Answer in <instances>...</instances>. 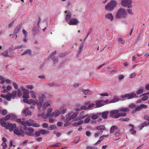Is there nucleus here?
Listing matches in <instances>:
<instances>
[{"label": "nucleus", "mask_w": 149, "mask_h": 149, "mask_svg": "<svg viewBox=\"0 0 149 149\" xmlns=\"http://www.w3.org/2000/svg\"><path fill=\"white\" fill-rule=\"evenodd\" d=\"M119 112L118 110H115L110 111L109 113L111 117L115 118H117L120 117Z\"/></svg>", "instance_id": "7"}, {"label": "nucleus", "mask_w": 149, "mask_h": 149, "mask_svg": "<svg viewBox=\"0 0 149 149\" xmlns=\"http://www.w3.org/2000/svg\"><path fill=\"white\" fill-rule=\"evenodd\" d=\"M50 58L52 59L54 62H57L58 61V58L56 56H53L50 57Z\"/></svg>", "instance_id": "44"}, {"label": "nucleus", "mask_w": 149, "mask_h": 149, "mask_svg": "<svg viewBox=\"0 0 149 149\" xmlns=\"http://www.w3.org/2000/svg\"><path fill=\"white\" fill-rule=\"evenodd\" d=\"M105 128L104 125H101L96 127V129L98 130H104Z\"/></svg>", "instance_id": "28"}, {"label": "nucleus", "mask_w": 149, "mask_h": 149, "mask_svg": "<svg viewBox=\"0 0 149 149\" xmlns=\"http://www.w3.org/2000/svg\"><path fill=\"white\" fill-rule=\"evenodd\" d=\"M136 76V74L134 72L131 74L130 75V78H133L135 77Z\"/></svg>", "instance_id": "59"}, {"label": "nucleus", "mask_w": 149, "mask_h": 149, "mask_svg": "<svg viewBox=\"0 0 149 149\" xmlns=\"http://www.w3.org/2000/svg\"><path fill=\"white\" fill-rule=\"evenodd\" d=\"M30 93L31 94V97L32 98L35 99L36 97L35 93L34 91H30Z\"/></svg>", "instance_id": "38"}, {"label": "nucleus", "mask_w": 149, "mask_h": 149, "mask_svg": "<svg viewBox=\"0 0 149 149\" xmlns=\"http://www.w3.org/2000/svg\"><path fill=\"white\" fill-rule=\"evenodd\" d=\"M78 113H77L76 112L73 113L70 118V119H73L77 116Z\"/></svg>", "instance_id": "41"}, {"label": "nucleus", "mask_w": 149, "mask_h": 149, "mask_svg": "<svg viewBox=\"0 0 149 149\" xmlns=\"http://www.w3.org/2000/svg\"><path fill=\"white\" fill-rule=\"evenodd\" d=\"M1 145L3 146L2 149H5L6 148L7 144L5 143L2 142Z\"/></svg>", "instance_id": "52"}, {"label": "nucleus", "mask_w": 149, "mask_h": 149, "mask_svg": "<svg viewBox=\"0 0 149 149\" xmlns=\"http://www.w3.org/2000/svg\"><path fill=\"white\" fill-rule=\"evenodd\" d=\"M127 16V13L125 10L123 8H120L118 11L115 16L116 19H125Z\"/></svg>", "instance_id": "1"}, {"label": "nucleus", "mask_w": 149, "mask_h": 149, "mask_svg": "<svg viewBox=\"0 0 149 149\" xmlns=\"http://www.w3.org/2000/svg\"><path fill=\"white\" fill-rule=\"evenodd\" d=\"M32 53L30 49H28L24 51L23 53L21 54V55L23 56L27 54H29V55L31 54Z\"/></svg>", "instance_id": "20"}, {"label": "nucleus", "mask_w": 149, "mask_h": 149, "mask_svg": "<svg viewBox=\"0 0 149 149\" xmlns=\"http://www.w3.org/2000/svg\"><path fill=\"white\" fill-rule=\"evenodd\" d=\"M82 92L85 95L90 94L92 93V92H91L89 90H82Z\"/></svg>", "instance_id": "23"}, {"label": "nucleus", "mask_w": 149, "mask_h": 149, "mask_svg": "<svg viewBox=\"0 0 149 149\" xmlns=\"http://www.w3.org/2000/svg\"><path fill=\"white\" fill-rule=\"evenodd\" d=\"M26 134L27 135L30 136H34V134L33 133H32L29 132H25V134Z\"/></svg>", "instance_id": "42"}, {"label": "nucleus", "mask_w": 149, "mask_h": 149, "mask_svg": "<svg viewBox=\"0 0 149 149\" xmlns=\"http://www.w3.org/2000/svg\"><path fill=\"white\" fill-rule=\"evenodd\" d=\"M21 27V25H19L16 26L13 30V33L14 34H16L18 33L20 30Z\"/></svg>", "instance_id": "17"}, {"label": "nucleus", "mask_w": 149, "mask_h": 149, "mask_svg": "<svg viewBox=\"0 0 149 149\" xmlns=\"http://www.w3.org/2000/svg\"><path fill=\"white\" fill-rule=\"evenodd\" d=\"M129 110V108L128 107L126 108H120L119 109V112H123V111H128Z\"/></svg>", "instance_id": "25"}, {"label": "nucleus", "mask_w": 149, "mask_h": 149, "mask_svg": "<svg viewBox=\"0 0 149 149\" xmlns=\"http://www.w3.org/2000/svg\"><path fill=\"white\" fill-rule=\"evenodd\" d=\"M116 6V2L115 0H111L105 6V9L109 11H112Z\"/></svg>", "instance_id": "2"}, {"label": "nucleus", "mask_w": 149, "mask_h": 149, "mask_svg": "<svg viewBox=\"0 0 149 149\" xmlns=\"http://www.w3.org/2000/svg\"><path fill=\"white\" fill-rule=\"evenodd\" d=\"M31 126L34 127H40V125L36 123H32Z\"/></svg>", "instance_id": "50"}, {"label": "nucleus", "mask_w": 149, "mask_h": 149, "mask_svg": "<svg viewBox=\"0 0 149 149\" xmlns=\"http://www.w3.org/2000/svg\"><path fill=\"white\" fill-rule=\"evenodd\" d=\"M79 22L77 19L73 18L70 19L68 24L70 25H76Z\"/></svg>", "instance_id": "8"}, {"label": "nucleus", "mask_w": 149, "mask_h": 149, "mask_svg": "<svg viewBox=\"0 0 149 149\" xmlns=\"http://www.w3.org/2000/svg\"><path fill=\"white\" fill-rule=\"evenodd\" d=\"M85 113L84 111H82V112H81L77 118H78V120H81L86 117L88 116V114H86L85 115H84Z\"/></svg>", "instance_id": "12"}, {"label": "nucleus", "mask_w": 149, "mask_h": 149, "mask_svg": "<svg viewBox=\"0 0 149 149\" xmlns=\"http://www.w3.org/2000/svg\"><path fill=\"white\" fill-rule=\"evenodd\" d=\"M100 95L101 96H109V94L107 93L106 92V93H100Z\"/></svg>", "instance_id": "57"}, {"label": "nucleus", "mask_w": 149, "mask_h": 149, "mask_svg": "<svg viewBox=\"0 0 149 149\" xmlns=\"http://www.w3.org/2000/svg\"><path fill=\"white\" fill-rule=\"evenodd\" d=\"M1 54L3 55L6 57H9L10 56L8 55V52L7 50H5L4 52Z\"/></svg>", "instance_id": "33"}, {"label": "nucleus", "mask_w": 149, "mask_h": 149, "mask_svg": "<svg viewBox=\"0 0 149 149\" xmlns=\"http://www.w3.org/2000/svg\"><path fill=\"white\" fill-rule=\"evenodd\" d=\"M38 101H35L33 99H30V104H32L34 105L37 104V103H38Z\"/></svg>", "instance_id": "24"}, {"label": "nucleus", "mask_w": 149, "mask_h": 149, "mask_svg": "<svg viewBox=\"0 0 149 149\" xmlns=\"http://www.w3.org/2000/svg\"><path fill=\"white\" fill-rule=\"evenodd\" d=\"M7 113V111L6 109H3L2 111V114L3 115H6Z\"/></svg>", "instance_id": "51"}, {"label": "nucleus", "mask_w": 149, "mask_h": 149, "mask_svg": "<svg viewBox=\"0 0 149 149\" xmlns=\"http://www.w3.org/2000/svg\"><path fill=\"white\" fill-rule=\"evenodd\" d=\"M119 120L122 121H126L127 122H128L130 120V119L129 118H121L119 119Z\"/></svg>", "instance_id": "47"}, {"label": "nucleus", "mask_w": 149, "mask_h": 149, "mask_svg": "<svg viewBox=\"0 0 149 149\" xmlns=\"http://www.w3.org/2000/svg\"><path fill=\"white\" fill-rule=\"evenodd\" d=\"M132 3V0H121V4L122 6L125 7L131 8L132 7L131 5Z\"/></svg>", "instance_id": "5"}, {"label": "nucleus", "mask_w": 149, "mask_h": 149, "mask_svg": "<svg viewBox=\"0 0 149 149\" xmlns=\"http://www.w3.org/2000/svg\"><path fill=\"white\" fill-rule=\"evenodd\" d=\"M105 17L106 19H109L111 21H113V16L111 13H109L106 14Z\"/></svg>", "instance_id": "10"}, {"label": "nucleus", "mask_w": 149, "mask_h": 149, "mask_svg": "<svg viewBox=\"0 0 149 149\" xmlns=\"http://www.w3.org/2000/svg\"><path fill=\"white\" fill-rule=\"evenodd\" d=\"M138 96L136 93L134 92H131L130 93L126 94L121 96V98L124 99L130 100L134 98H137Z\"/></svg>", "instance_id": "4"}, {"label": "nucleus", "mask_w": 149, "mask_h": 149, "mask_svg": "<svg viewBox=\"0 0 149 149\" xmlns=\"http://www.w3.org/2000/svg\"><path fill=\"white\" fill-rule=\"evenodd\" d=\"M22 113L25 116H28L31 115V112L29 110L28 108H26V109L23 110L22 111Z\"/></svg>", "instance_id": "13"}, {"label": "nucleus", "mask_w": 149, "mask_h": 149, "mask_svg": "<svg viewBox=\"0 0 149 149\" xmlns=\"http://www.w3.org/2000/svg\"><path fill=\"white\" fill-rule=\"evenodd\" d=\"M13 86H14V88L15 89H17L18 88V86L17 85V84L16 83H15L14 82H13Z\"/></svg>", "instance_id": "55"}, {"label": "nucleus", "mask_w": 149, "mask_h": 149, "mask_svg": "<svg viewBox=\"0 0 149 149\" xmlns=\"http://www.w3.org/2000/svg\"><path fill=\"white\" fill-rule=\"evenodd\" d=\"M84 45L83 44H81L79 47V53H80L81 52L82 49V48L84 47Z\"/></svg>", "instance_id": "58"}, {"label": "nucleus", "mask_w": 149, "mask_h": 149, "mask_svg": "<svg viewBox=\"0 0 149 149\" xmlns=\"http://www.w3.org/2000/svg\"><path fill=\"white\" fill-rule=\"evenodd\" d=\"M118 129V127L117 126L115 125H113L112 126L110 129V133H113L115 131V130Z\"/></svg>", "instance_id": "18"}, {"label": "nucleus", "mask_w": 149, "mask_h": 149, "mask_svg": "<svg viewBox=\"0 0 149 149\" xmlns=\"http://www.w3.org/2000/svg\"><path fill=\"white\" fill-rule=\"evenodd\" d=\"M119 100V99L118 98H114L110 101L109 102V103H113L117 102H118Z\"/></svg>", "instance_id": "34"}, {"label": "nucleus", "mask_w": 149, "mask_h": 149, "mask_svg": "<svg viewBox=\"0 0 149 149\" xmlns=\"http://www.w3.org/2000/svg\"><path fill=\"white\" fill-rule=\"evenodd\" d=\"M120 117H124L126 116L127 114L125 113L120 112L119 113Z\"/></svg>", "instance_id": "49"}, {"label": "nucleus", "mask_w": 149, "mask_h": 149, "mask_svg": "<svg viewBox=\"0 0 149 149\" xmlns=\"http://www.w3.org/2000/svg\"><path fill=\"white\" fill-rule=\"evenodd\" d=\"M127 11L129 14L133 15V13L132 12V10L131 9H129L127 10Z\"/></svg>", "instance_id": "63"}, {"label": "nucleus", "mask_w": 149, "mask_h": 149, "mask_svg": "<svg viewBox=\"0 0 149 149\" xmlns=\"http://www.w3.org/2000/svg\"><path fill=\"white\" fill-rule=\"evenodd\" d=\"M40 135V132L38 131H36L35 132V135L36 136H38Z\"/></svg>", "instance_id": "60"}, {"label": "nucleus", "mask_w": 149, "mask_h": 149, "mask_svg": "<svg viewBox=\"0 0 149 149\" xmlns=\"http://www.w3.org/2000/svg\"><path fill=\"white\" fill-rule=\"evenodd\" d=\"M109 113V111H107L102 112V113H98L97 114L99 115L101 114L102 117L104 119H106L107 118V114Z\"/></svg>", "instance_id": "9"}, {"label": "nucleus", "mask_w": 149, "mask_h": 149, "mask_svg": "<svg viewBox=\"0 0 149 149\" xmlns=\"http://www.w3.org/2000/svg\"><path fill=\"white\" fill-rule=\"evenodd\" d=\"M46 98L45 95L44 94H42L39 96L38 100L39 102L43 103L44 100Z\"/></svg>", "instance_id": "15"}, {"label": "nucleus", "mask_w": 149, "mask_h": 149, "mask_svg": "<svg viewBox=\"0 0 149 149\" xmlns=\"http://www.w3.org/2000/svg\"><path fill=\"white\" fill-rule=\"evenodd\" d=\"M114 135L116 137H119L120 136V133L119 132H116L114 133Z\"/></svg>", "instance_id": "64"}, {"label": "nucleus", "mask_w": 149, "mask_h": 149, "mask_svg": "<svg viewBox=\"0 0 149 149\" xmlns=\"http://www.w3.org/2000/svg\"><path fill=\"white\" fill-rule=\"evenodd\" d=\"M61 113V112L60 111L57 110H56L55 111V117H56L58 116Z\"/></svg>", "instance_id": "43"}, {"label": "nucleus", "mask_w": 149, "mask_h": 149, "mask_svg": "<svg viewBox=\"0 0 149 149\" xmlns=\"http://www.w3.org/2000/svg\"><path fill=\"white\" fill-rule=\"evenodd\" d=\"M56 126L54 125H51L49 127H48L47 129L49 130H51L56 128Z\"/></svg>", "instance_id": "31"}, {"label": "nucleus", "mask_w": 149, "mask_h": 149, "mask_svg": "<svg viewBox=\"0 0 149 149\" xmlns=\"http://www.w3.org/2000/svg\"><path fill=\"white\" fill-rule=\"evenodd\" d=\"M22 33L24 35V37H26L27 36V32L24 29L22 30Z\"/></svg>", "instance_id": "48"}, {"label": "nucleus", "mask_w": 149, "mask_h": 149, "mask_svg": "<svg viewBox=\"0 0 149 149\" xmlns=\"http://www.w3.org/2000/svg\"><path fill=\"white\" fill-rule=\"evenodd\" d=\"M95 105L96 108L104 106V104L103 103V100L97 101L96 102Z\"/></svg>", "instance_id": "11"}, {"label": "nucleus", "mask_w": 149, "mask_h": 149, "mask_svg": "<svg viewBox=\"0 0 149 149\" xmlns=\"http://www.w3.org/2000/svg\"><path fill=\"white\" fill-rule=\"evenodd\" d=\"M11 116L10 114L7 115L5 117L4 120L5 121H7L10 119Z\"/></svg>", "instance_id": "40"}, {"label": "nucleus", "mask_w": 149, "mask_h": 149, "mask_svg": "<svg viewBox=\"0 0 149 149\" xmlns=\"http://www.w3.org/2000/svg\"><path fill=\"white\" fill-rule=\"evenodd\" d=\"M16 125L15 124H12L11 123H8L6 124L5 129L8 130L10 132L13 131L15 128L16 127Z\"/></svg>", "instance_id": "6"}, {"label": "nucleus", "mask_w": 149, "mask_h": 149, "mask_svg": "<svg viewBox=\"0 0 149 149\" xmlns=\"http://www.w3.org/2000/svg\"><path fill=\"white\" fill-rule=\"evenodd\" d=\"M91 117L90 116L86 118L85 120H84V123H88L90 120Z\"/></svg>", "instance_id": "46"}, {"label": "nucleus", "mask_w": 149, "mask_h": 149, "mask_svg": "<svg viewBox=\"0 0 149 149\" xmlns=\"http://www.w3.org/2000/svg\"><path fill=\"white\" fill-rule=\"evenodd\" d=\"M17 92L16 90L13 91L12 93L11 94V96L12 97V98H14L17 95Z\"/></svg>", "instance_id": "35"}, {"label": "nucleus", "mask_w": 149, "mask_h": 149, "mask_svg": "<svg viewBox=\"0 0 149 149\" xmlns=\"http://www.w3.org/2000/svg\"><path fill=\"white\" fill-rule=\"evenodd\" d=\"M27 130L29 132L33 133L34 131V129L31 127H29L27 129Z\"/></svg>", "instance_id": "62"}, {"label": "nucleus", "mask_w": 149, "mask_h": 149, "mask_svg": "<svg viewBox=\"0 0 149 149\" xmlns=\"http://www.w3.org/2000/svg\"><path fill=\"white\" fill-rule=\"evenodd\" d=\"M13 134L14 135L23 137L25 135V132L22 129L16 127L13 131Z\"/></svg>", "instance_id": "3"}, {"label": "nucleus", "mask_w": 149, "mask_h": 149, "mask_svg": "<svg viewBox=\"0 0 149 149\" xmlns=\"http://www.w3.org/2000/svg\"><path fill=\"white\" fill-rule=\"evenodd\" d=\"M143 91V88H140L136 92V95H139L142 94Z\"/></svg>", "instance_id": "29"}, {"label": "nucleus", "mask_w": 149, "mask_h": 149, "mask_svg": "<svg viewBox=\"0 0 149 149\" xmlns=\"http://www.w3.org/2000/svg\"><path fill=\"white\" fill-rule=\"evenodd\" d=\"M0 124L2 127H5V128L6 125V122L5 121H2V119H0Z\"/></svg>", "instance_id": "26"}, {"label": "nucleus", "mask_w": 149, "mask_h": 149, "mask_svg": "<svg viewBox=\"0 0 149 149\" xmlns=\"http://www.w3.org/2000/svg\"><path fill=\"white\" fill-rule=\"evenodd\" d=\"M10 114L11 116L10 119L12 120H15L17 118L16 116L13 113H10Z\"/></svg>", "instance_id": "32"}, {"label": "nucleus", "mask_w": 149, "mask_h": 149, "mask_svg": "<svg viewBox=\"0 0 149 149\" xmlns=\"http://www.w3.org/2000/svg\"><path fill=\"white\" fill-rule=\"evenodd\" d=\"M40 134L41 133L42 134H45L47 132L48 133V134L49 132V131H47V132H46L45 130L43 129L40 130Z\"/></svg>", "instance_id": "45"}, {"label": "nucleus", "mask_w": 149, "mask_h": 149, "mask_svg": "<svg viewBox=\"0 0 149 149\" xmlns=\"http://www.w3.org/2000/svg\"><path fill=\"white\" fill-rule=\"evenodd\" d=\"M130 131L131 132L132 134H136V130H134V129L131 128L130 129Z\"/></svg>", "instance_id": "56"}, {"label": "nucleus", "mask_w": 149, "mask_h": 149, "mask_svg": "<svg viewBox=\"0 0 149 149\" xmlns=\"http://www.w3.org/2000/svg\"><path fill=\"white\" fill-rule=\"evenodd\" d=\"M93 107V104L92 103L91 104L89 105L88 107L86 108V107L84 106H83L81 107L80 109L81 110L86 109H89L90 108Z\"/></svg>", "instance_id": "22"}, {"label": "nucleus", "mask_w": 149, "mask_h": 149, "mask_svg": "<svg viewBox=\"0 0 149 149\" xmlns=\"http://www.w3.org/2000/svg\"><path fill=\"white\" fill-rule=\"evenodd\" d=\"M71 114L70 113H69L66 115V121H68L69 120H71L70 119V118L71 116Z\"/></svg>", "instance_id": "37"}, {"label": "nucleus", "mask_w": 149, "mask_h": 149, "mask_svg": "<svg viewBox=\"0 0 149 149\" xmlns=\"http://www.w3.org/2000/svg\"><path fill=\"white\" fill-rule=\"evenodd\" d=\"M48 125L47 123H45L42 124V127L43 128H47L48 127Z\"/></svg>", "instance_id": "53"}, {"label": "nucleus", "mask_w": 149, "mask_h": 149, "mask_svg": "<svg viewBox=\"0 0 149 149\" xmlns=\"http://www.w3.org/2000/svg\"><path fill=\"white\" fill-rule=\"evenodd\" d=\"M22 91L24 95L22 96V97L29 98V92L28 91L25 89H22Z\"/></svg>", "instance_id": "14"}, {"label": "nucleus", "mask_w": 149, "mask_h": 149, "mask_svg": "<svg viewBox=\"0 0 149 149\" xmlns=\"http://www.w3.org/2000/svg\"><path fill=\"white\" fill-rule=\"evenodd\" d=\"M49 106H50V104L48 101H45L43 104L42 108L43 110H45Z\"/></svg>", "instance_id": "21"}, {"label": "nucleus", "mask_w": 149, "mask_h": 149, "mask_svg": "<svg viewBox=\"0 0 149 149\" xmlns=\"http://www.w3.org/2000/svg\"><path fill=\"white\" fill-rule=\"evenodd\" d=\"M42 104V103L39 102L38 101V103L37 104V108L39 110V111L40 112H41V110L40 109L41 108Z\"/></svg>", "instance_id": "27"}, {"label": "nucleus", "mask_w": 149, "mask_h": 149, "mask_svg": "<svg viewBox=\"0 0 149 149\" xmlns=\"http://www.w3.org/2000/svg\"><path fill=\"white\" fill-rule=\"evenodd\" d=\"M108 135H103L102 136H101L99 139L98 140V141L94 144V145L96 146L97 144H99L101 143V141L104 139V137H107L108 136Z\"/></svg>", "instance_id": "16"}, {"label": "nucleus", "mask_w": 149, "mask_h": 149, "mask_svg": "<svg viewBox=\"0 0 149 149\" xmlns=\"http://www.w3.org/2000/svg\"><path fill=\"white\" fill-rule=\"evenodd\" d=\"M54 133L56 135L57 137L60 136L61 134L60 133L56 131H54Z\"/></svg>", "instance_id": "54"}, {"label": "nucleus", "mask_w": 149, "mask_h": 149, "mask_svg": "<svg viewBox=\"0 0 149 149\" xmlns=\"http://www.w3.org/2000/svg\"><path fill=\"white\" fill-rule=\"evenodd\" d=\"M6 99L8 101H10V100L11 97L12 98V97L11 96V93H8L6 95Z\"/></svg>", "instance_id": "30"}, {"label": "nucleus", "mask_w": 149, "mask_h": 149, "mask_svg": "<svg viewBox=\"0 0 149 149\" xmlns=\"http://www.w3.org/2000/svg\"><path fill=\"white\" fill-rule=\"evenodd\" d=\"M129 107L130 108L133 109L136 107V105L134 104H130Z\"/></svg>", "instance_id": "61"}, {"label": "nucleus", "mask_w": 149, "mask_h": 149, "mask_svg": "<svg viewBox=\"0 0 149 149\" xmlns=\"http://www.w3.org/2000/svg\"><path fill=\"white\" fill-rule=\"evenodd\" d=\"M52 108H50L48 109L47 110V113L45 115V116L43 118H48L49 117L50 113L52 112Z\"/></svg>", "instance_id": "19"}, {"label": "nucleus", "mask_w": 149, "mask_h": 149, "mask_svg": "<svg viewBox=\"0 0 149 149\" xmlns=\"http://www.w3.org/2000/svg\"><path fill=\"white\" fill-rule=\"evenodd\" d=\"M71 17V14L69 13H68L65 17V20L67 22L68 21L70 18Z\"/></svg>", "instance_id": "39"}, {"label": "nucleus", "mask_w": 149, "mask_h": 149, "mask_svg": "<svg viewBox=\"0 0 149 149\" xmlns=\"http://www.w3.org/2000/svg\"><path fill=\"white\" fill-rule=\"evenodd\" d=\"M24 99L23 100L24 102L27 104H30V99L28 100V99L29 98L23 97Z\"/></svg>", "instance_id": "36"}]
</instances>
